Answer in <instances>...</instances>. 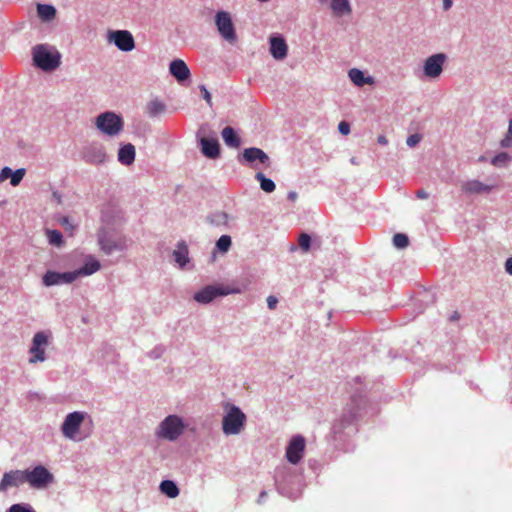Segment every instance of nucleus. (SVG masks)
Listing matches in <instances>:
<instances>
[{
  "mask_svg": "<svg viewBox=\"0 0 512 512\" xmlns=\"http://www.w3.org/2000/svg\"><path fill=\"white\" fill-rule=\"evenodd\" d=\"M292 474V468L284 465L276 469L274 480L277 490L281 495L290 499H297L300 496V491L297 490L295 492H292L288 487L289 484L292 483Z\"/></svg>",
  "mask_w": 512,
  "mask_h": 512,
  "instance_id": "nucleus-7",
  "label": "nucleus"
},
{
  "mask_svg": "<svg viewBox=\"0 0 512 512\" xmlns=\"http://www.w3.org/2000/svg\"><path fill=\"white\" fill-rule=\"evenodd\" d=\"M242 157L247 163L250 164L255 161H259L262 164L269 165L268 155L260 148H246L242 153Z\"/></svg>",
  "mask_w": 512,
  "mask_h": 512,
  "instance_id": "nucleus-19",
  "label": "nucleus"
},
{
  "mask_svg": "<svg viewBox=\"0 0 512 512\" xmlns=\"http://www.w3.org/2000/svg\"><path fill=\"white\" fill-rule=\"evenodd\" d=\"M349 77H350L351 81L359 87H361L365 84H372L374 82L371 77H365L364 73L361 70L356 69V68L350 69Z\"/></svg>",
  "mask_w": 512,
  "mask_h": 512,
  "instance_id": "nucleus-27",
  "label": "nucleus"
},
{
  "mask_svg": "<svg viewBox=\"0 0 512 512\" xmlns=\"http://www.w3.org/2000/svg\"><path fill=\"white\" fill-rule=\"evenodd\" d=\"M7 512H36L29 503L13 504Z\"/></svg>",
  "mask_w": 512,
  "mask_h": 512,
  "instance_id": "nucleus-35",
  "label": "nucleus"
},
{
  "mask_svg": "<svg viewBox=\"0 0 512 512\" xmlns=\"http://www.w3.org/2000/svg\"><path fill=\"white\" fill-rule=\"evenodd\" d=\"M169 71L178 82L185 81L190 77V70L187 64L181 59L173 60L170 63Z\"/></svg>",
  "mask_w": 512,
  "mask_h": 512,
  "instance_id": "nucleus-17",
  "label": "nucleus"
},
{
  "mask_svg": "<svg viewBox=\"0 0 512 512\" xmlns=\"http://www.w3.org/2000/svg\"><path fill=\"white\" fill-rule=\"evenodd\" d=\"M354 417H355V413H351V414L349 415V420H348V421H349V422H350V421H352V420L354 419Z\"/></svg>",
  "mask_w": 512,
  "mask_h": 512,
  "instance_id": "nucleus-54",
  "label": "nucleus"
},
{
  "mask_svg": "<svg viewBox=\"0 0 512 512\" xmlns=\"http://www.w3.org/2000/svg\"><path fill=\"white\" fill-rule=\"evenodd\" d=\"M278 304V299L277 297L273 296V295H270L267 297V306L270 310H273L276 308Z\"/></svg>",
  "mask_w": 512,
  "mask_h": 512,
  "instance_id": "nucleus-44",
  "label": "nucleus"
},
{
  "mask_svg": "<svg viewBox=\"0 0 512 512\" xmlns=\"http://www.w3.org/2000/svg\"><path fill=\"white\" fill-rule=\"evenodd\" d=\"M319 2H320L321 4H324V3H327V2H328V0H319Z\"/></svg>",
  "mask_w": 512,
  "mask_h": 512,
  "instance_id": "nucleus-55",
  "label": "nucleus"
},
{
  "mask_svg": "<svg viewBox=\"0 0 512 512\" xmlns=\"http://www.w3.org/2000/svg\"><path fill=\"white\" fill-rule=\"evenodd\" d=\"M331 9L337 16H342L351 11L349 0H331Z\"/></svg>",
  "mask_w": 512,
  "mask_h": 512,
  "instance_id": "nucleus-30",
  "label": "nucleus"
},
{
  "mask_svg": "<svg viewBox=\"0 0 512 512\" xmlns=\"http://www.w3.org/2000/svg\"><path fill=\"white\" fill-rule=\"evenodd\" d=\"M86 158L90 163L100 164L105 161L106 153L102 147H92L87 151Z\"/></svg>",
  "mask_w": 512,
  "mask_h": 512,
  "instance_id": "nucleus-26",
  "label": "nucleus"
},
{
  "mask_svg": "<svg viewBox=\"0 0 512 512\" xmlns=\"http://www.w3.org/2000/svg\"><path fill=\"white\" fill-rule=\"evenodd\" d=\"M453 0H443V9L449 10L452 7Z\"/></svg>",
  "mask_w": 512,
  "mask_h": 512,
  "instance_id": "nucleus-50",
  "label": "nucleus"
},
{
  "mask_svg": "<svg viewBox=\"0 0 512 512\" xmlns=\"http://www.w3.org/2000/svg\"><path fill=\"white\" fill-rule=\"evenodd\" d=\"M246 422V415L236 405L227 403L225 405V414L222 419V430L225 435L239 434Z\"/></svg>",
  "mask_w": 512,
  "mask_h": 512,
  "instance_id": "nucleus-3",
  "label": "nucleus"
},
{
  "mask_svg": "<svg viewBox=\"0 0 512 512\" xmlns=\"http://www.w3.org/2000/svg\"><path fill=\"white\" fill-rule=\"evenodd\" d=\"M338 130L342 135H348L350 133V125L346 121H341L338 125Z\"/></svg>",
  "mask_w": 512,
  "mask_h": 512,
  "instance_id": "nucleus-42",
  "label": "nucleus"
},
{
  "mask_svg": "<svg viewBox=\"0 0 512 512\" xmlns=\"http://www.w3.org/2000/svg\"><path fill=\"white\" fill-rule=\"evenodd\" d=\"M392 241L393 245L398 249L406 248L410 243L409 237L404 233H396Z\"/></svg>",
  "mask_w": 512,
  "mask_h": 512,
  "instance_id": "nucleus-33",
  "label": "nucleus"
},
{
  "mask_svg": "<svg viewBox=\"0 0 512 512\" xmlns=\"http://www.w3.org/2000/svg\"><path fill=\"white\" fill-rule=\"evenodd\" d=\"M26 170L24 168H19L15 171H12L9 167L2 168V181L10 178V183L12 186H17L21 180L23 179Z\"/></svg>",
  "mask_w": 512,
  "mask_h": 512,
  "instance_id": "nucleus-22",
  "label": "nucleus"
},
{
  "mask_svg": "<svg viewBox=\"0 0 512 512\" xmlns=\"http://www.w3.org/2000/svg\"><path fill=\"white\" fill-rule=\"evenodd\" d=\"M163 353V349L162 348H156L154 350H152L150 353H149V356L152 358V359H158Z\"/></svg>",
  "mask_w": 512,
  "mask_h": 512,
  "instance_id": "nucleus-45",
  "label": "nucleus"
},
{
  "mask_svg": "<svg viewBox=\"0 0 512 512\" xmlns=\"http://www.w3.org/2000/svg\"><path fill=\"white\" fill-rule=\"evenodd\" d=\"M185 428L186 425L181 417L175 414L168 415L160 422L155 435L159 439L173 442L183 434Z\"/></svg>",
  "mask_w": 512,
  "mask_h": 512,
  "instance_id": "nucleus-4",
  "label": "nucleus"
},
{
  "mask_svg": "<svg viewBox=\"0 0 512 512\" xmlns=\"http://www.w3.org/2000/svg\"><path fill=\"white\" fill-rule=\"evenodd\" d=\"M217 30L224 40L234 44L237 41L235 28L228 12L219 11L215 16Z\"/></svg>",
  "mask_w": 512,
  "mask_h": 512,
  "instance_id": "nucleus-10",
  "label": "nucleus"
},
{
  "mask_svg": "<svg viewBox=\"0 0 512 512\" xmlns=\"http://www.w3.org/2000/svg\"><path fill=\"white\" fill-rule=\"evenodd\" d=\"M446 56L442 53L430 56L424 63V74L429 78H437L442 70Z\"/></svg>",
  "mask_w": 512,
  "mask_h": 512,
  "instance_id": "nucleus-15",
  "label": "nucleus"
},
{
  "mask_svg": "<svg viewBox=\"0 0 512 512\" xmlns=\"http://www.w3.org/2000/svg\"><path fill=\"white\" fill-rule=\"evenodd\" d=\"M160 491L169 498H175L179 495V488L172 480H163L160 483Z\"/></svg>",
  "mask_w": 512,
  "mask_h": 512,
  "instance_id": "nucleus-28",
  "label": "nucleus"
},
{
  "mask_svg": "<svg viewBox=\"0 0 512 512\" xmlns=\"http://www.w3.org/2000/svg\"><path fill=\"white\" fill-rule=\"evenodd\" d=\"M200 90L203 94V98L205 99L207 104L211 107L212 106V97H211L210 92L206 89V87L204 85L200 86Z\"/></svg>",
  "mask_w": 512,
  "mask_h": 512,
  "instance_id": "nucleus-43",
  "label": "nucleus"
},
{
  "mask_svg": "<svg viewBox=\"0 0 512 512\" xmlns=\"http://www.w3.org/2000/svg\"><path fill=\"white\" fill-rule=\"evenodd\" d=\"M108 41L113 42L121 51L129 52L135 48L134 38L127 30L110 31Z\"/></svg>",
  "mask_w": 512,
  "mask_h": 512,
  "instance_id": "nucleus-13",
  "label": "nucleus"
},
{
  "mask_svg": "<svg viewBox=\"0 0 512 512\" xmlns=\"http://www.w3.org/2000/svg\"><path fill=\"white\" fill-rule=\"evenodd\" d=\"M512 145V120L509 123L508 131L504 139L501 141L502 147H510Z\"/></svg>",
  "mask_w": 512,
  "mask_h": 512,
  "instance_id": "nucleus-39",
  "label": "nucleus"
},
{
  "mask_svg": "<svg viewBox=\"0 0 512 512\" xmlns=\"http://www.w3.org/2000/svg\"><path fill=\"white\" fill-rule=\"evenodd\" d=\"M459 319H460V314H459L457 311H455V312L450 316V320H451V321H457V320H459Z\"/></svg>",
  "mask_w": 512,
  "mask_h": 512,
  "instance_id": "nucleus-52",
  "label": "nucleus"
},
{
  "mask_svg": "<svg viewBox=\"0 0 512 512\" xmlns=\"http://www.w3.org/2000/svg\"><path fill=\"white\" fill-rule=\"evenodd\" d=\"M377 140H378V143L381 144V145H386L387 144V139H386L385 136L381 135V136L378 137Z\"/></svg>",
  "mask_w": 512,
  "mask_h": 512,
  "instance_id": "nucleus-53",
  "label": "nucleus"
},
{
  "mask_svg": "<svg viewBox=\"0 0 512 512\" xmlns=\"http://www.w3.org/2000/svg\"><path fill=\"white\" fill-rule=\"evenodd\" d=\"M59 224L66 230L69 231L71 234L75 228V226L70 222L68 217H62L59 219Z\"/></svg>",
  "mask_w": 512,
  "mask_h": 512,
  "instance_id": "nucleus-40",
  "label": "nucleus"
},
{
  "mask_svg": "<svg viewBox=\"0 0 512 512\" xmlns=\"http://www.w3.org/2000/svg\"><path fill=\"white\" fill-rule=\"evenodd\" d=\"M461 190L467 194H480L488 192L490 188L487 185L481 183L480 181L470 180L462 184Z\"/></svg>",
  "mask_w": 512,
  "mask_h": 512,
  "instance_id": "nucleus-23",
  "label": "nucleus"
},
{
  "mask_svg": "<svg viewBox=\"0 0 512 512\" xmlns=\"http://www.w3.org/2000/svg\"><path fill=\"white\" fill-rule=\"evenodd\" d=\"M505 271L509 275H512V258H507V260L505 262Z\"/></svg>",
  "mask_w": 512,
  "mask_h": 512,
  "instance_id": "nucleus-47",
  "label": "nucleus"
},
{
  "mask_svg": "<svg viewBox=\"0 0 512 512\" xmlns=\"http://www.w3.org/2000/svg\"><path fill=\"white\" fill-rule=\"evenodd\" d=\"M25 471L26 483L33 489L43 490L54 483V475L42 464L25 469Z\"/></svg>",
  "mask_w": 512,
  "mask_h": 512,
  "instance_id": "nucleus-5",
  "label": "nucleus"
},
{
  "mask_svg": "<svg viewBox=\"0 0 512 512\" xmlns=\"http://www.w3.org/2000/svg\"><path fill=\"white\" fill-rule=\"evenodd\" d=\"M237 289H230L222 285H207L197 291L193 299L200 304H209L214 299L220 296H227L229 294L238 293Z\"/></svg>",
  "mask_w": 512,
  "mask_h": 512,
  "instance_id": "nucleus-8",
  "label": "nucleus"
},
{
  "mask_svg": "<svg viewBox=\"0 0 512 512\" xmlns=\"http://www.w3.org/2000/svg\"><path fill=\"white\" fill-rule=\"evenodd\" d=\"M266 496H267L266 491H262V492L259 494V497H258V499H257V503H258V504H262V503H264Z\"/></svg>",
  "mask_w": 512,
  "mask_h": 512,
  "instance_id": "nucleus-49",
  "label": "nucleus"
},
{
  "mask_svg": "<svg viewBox=\"0 0 512 512\" xmlns=\"http://www.w3.org/2000/svg\"><path fill=\"white\" fill-rule=\"evenodd\" d=\"M34 65L43 71H53L57 69L61 63L60 53L53 47L38 44L32 50Z\"/></svg>",
  "mask_w": 512,
  "mask_h": 512,
  "instance_id": "nucleus-2",
  "label": "nucleus"
},
{
  "mask_svg": "<svg viewBox=\"0 0 512 512\" xmlns=\"http://www.w3.org/2000/svg\"><path fill=\"white\" fill-rule=\"evenodd\" d=\"M23 483H26L25 470H12L2 476V490L8 487H18Z\"/></svg>",
  "mask_w": 512,
  "mask_h": 512,
  "instance_id": "nucleus-16",
  "label": "nucleus"
},
{
  "mask_svg": "<svg viewBox=\"0 0 512 512\" xmlns=\"http://www.w3.org/2000/svg\"><path fill=\"white\" fill-rule=\"evenodd\" d=\"M99 244L104 253L110 254L122 250L126 246V241L115 233L102 232L99 235Z\"/></svg>",
  "mask_w": 512,
  "mask_h": 512,
  "instance_id": "nucleus-14",
  "label": "nucleus"
},
{
  "mask_svg": "<svg viewBox=\"0 0 512 512\" xmlns=\"http://www.w3.org/2000/svg\"><path fill=\"white\" fill-rule=\"evenodd\" d=\"M201 146H202V152L205 156L212 158V159L219 156V153H220L219 143L216 139L202 138Z\"/></svg>",
  "mask_w": 512,
  "mask_h": 512,
  "instance_id": "nucleus-20",
  "label": "nucleus"
},
{
  "mask_svg": "<svg viewBox=\"0 0 512 512\" xmlns=\"http://www.w3.org/2000/svg\"><path fill=\"white\" fill-rule=\"evenodd\" d=\"M46 236L49 244L60 247L63 244V236L62 233L58 230H46Z\"/></svg>",
  "mask_w": 512,
  "mask_h": 512,
  "instance_id": "nucleus-32",
  "label": "nucleus"
},
{
  "mask_svg": "<svg viewBox=\"0 0 512 512\" xmlns=\"http://www.w3.org/2000/svg\"><path fill=\"white\" fill-rule=\"evenodd\" d=\"M101 264L97 258H89L85 264L73 271L57 272L48 270L42 277V283L46 287L70 284L79 277L90 276L100 270Z\"/></svg>",
  "mask_w": 512,
  "mask_h": 512,
  "instance_id": "nucleus-1",
  "label": "nucleus"
},
{
  "mask_svg": "<svg viewBox=\"0 0 512 512\" xmlns=\"http://www.w3.org/2000/svg\"><path fill=\"white\" fill-rule=\"evenodd\" d=\"M222 138H223L224 142L226 143V145L233 147V148H238L241 144V140H240L239 136L236 134L234 129L230 126H227L222 130Z\"/></svg>",
  "mask_w": 512,
  "mask_h": 512,
  "instance_id": "nucleus-24",
  "label": "nucleus"
},
{
  "mask_svg": "<svg viewBox=\"0 0 512 512\" xmlns=\"http://www.w3.org/2000/svg\"><path fill=\"white\" fill-rule=\"evenodd\" d=\"M187 253H188V249L184 245L179 251H174L172 256L179 257V256H184Z\"/></svg>",
  "mask_w": 512,
  "mask_h": 512,
  "instance_id": "nucleus-48",
  "label": "nucleus"
},
{
  "mask_svg": "<svg viewBox=\"0 0 512 512\" xmlns=\"http://www.w3.org/2000/svg\"><path fill=\"white\" fill-rule=\"evenodd\" d=\"M231 246V237L228 236V235H222L217 243H216V247L217 249L221 252V253H225L228 251V249L230 248Z\"/></svg>",
  "mask_w": 512,
  "mask_h": 512,
  "instance_id": "nucleus-34",
  "label": "nucleus"
},
{
  "mask_svg": "<svg viewBox=\"0 0 512 512\" xmlns=\"http://www.w3.org/2000/svg\"><path fill=\"white\" fill-rule=\"evenodd\" d=\"M96 127L106 135L115 136L119 134L124 126L122 118L113 112H104L97 116Z\"/></svg>",
  "mask_w": 512,
  "mask_h": 512,
  "instance_id": "nucleus-6",
  "label": "nucleus"
},
{
  "mask_svg": "<svg viewBox=\"0 0 512 512\" xmlns=\"http://www.w3.org/2000/svg\"><path fill=\"white\" fill-rule=\"evenodd\" d=\"M135 160V147L131 143L123 145L118 151V161L123 165H131Z\"/></svg>",
  "mask_w": 512,
  "mask_h": 512,
  "instance_id": "nucleus-21",
  "label": "nucleus"
},
{
  "mask_svg": "<svg viewBox=\"0 0 512 512\" xmlns=\"http://www.w3.org/2000/svg\"><path fill=\"white\" fill-rule=\"evenodd\" d=\"M298 243H299V246H300L302 252L308 253L309 249H310V244H311V237L306 233H302L299 236Z\"/></svg>",
  "mask_w": 512,
  "mask_h": 512,
  "instance_id": "nucleus-36",
  "label": "nucleus"
},
{
  "mask_svg": "<svg viewBox=\"0 0 512 512\" xmlns=\"http://www.w3.org/2000/svg\"><path fill=\"white\" fill-rule=\"evenodd\" d=\"M510 160V156L508 153L506 152H502V153H499L497 154L493 159H492V164L494 166H504L508 161Z\"/></svg>",
  "mask_w": 512,
  "mask_h": 512,
  "instance_id": "nucleus-37",
  "label": "nucleus"
},
{
  "mask_svg": "<svg viewBox=\"0 0 512 512\" xmlns=\"http://www.w3.org/2000/svg\"><path fill=\"white\" fill-rule=\"evenodd\" d=\"M288 46L282 37L270 38V53L276 60H282L287 56Z\"/></svg>",
  "mask_w": 512,
  "mask_h": 512,
  "instance_id": "nucleus-18",
  "label": "nucleus"
},
{
  "mask_svg": "<svg viewBox=\"0 0 512 512\" xmlns=\"http://www.w3.org/2000/svg\"><path fill=\"white\" fill-rule=\"evenodd\" d=\"M297 193L294 192V191H290L287 195V198L290 200V201H295L297 199Z\"/></svg>",
  "mask_w": 512,
  "mask_h": 512,
  "instance_id": "nucleus-51",
  "label": "nucleus"
},
{
  "mask_svg": "<svg viewBox=\"0 0 512 512\" xmlns=\"http://www.w3.org/2000/svg\"><path fill=\"white\" fill-rule=\"evenodd\" d=\"M305 447L306 440L302 435L296 434L292 436L285 451L287 461L292 465H297L304 456Z\"/></svg>",
  "mask_w": 512,
  "mask_h": 512,
  "instance_id": "nucleus-11",
  "label": "nucleus"
},
{
  "mask_svg": "<svg viewBox=\"0 0 512 512\" xmlns=\"http://www.w3.org/2000/svg\"><path fill=\"white\" fill-rule=\"evenodd\" d=\"M87 417V413L83 411H74L68 413L64 421L61 425V432L63 436L69 440H76V435L78 434L81 425L83 424L85 418Z\"/></svg>",
  "mask_w": 512,
  "mask_h": 512,
  "instance_id": "nucleus-9",
  "label": "nucleus"
},
{
  "mask_svg": "<svg viewBox=\"0 0 512 512\" xmlns=\"http://www.w3.org/2000/svg\"><path fill=\"white\" fill-rule=\"evenodd\" d=\"M190 259L191 258H174V265L180 270H189L192 267Z\"/></svg>",
  "mask_w": 512,
  "mask_h": 512,
  "instance_id": "nucleus-38",
  "label": "nucleus"
},
{
  "mask_svg": "<svg viewBox=\"0 0 512 512\" xmlns=\"http://www.w3.org/2000/svg\"><path fill=\"white\" fill-rule=\"evenodd\" d=\"M48 345V336L45 332L39 331L34 334L32 339V345L29 349L31 357L29 362L35 364L37 362H43L46 359L45 347Z\"/></svg>",
  "mask_w": 512,
  "mask_h": 512,
  "instance_id": "nucleus-12",
  "label": "nucleus"
},
{
  "mask_svg": "<svg viewBox=\"0 0 512 512\" xmlns=\"http://www.w3.org/2000/svg\"><path fill=\"white\" fill-rule=\"evenodd\" d=\"M255 178L260 183V187L263 191L267 193H271L275 190L276 186L275 183L269 179L266 178L265 175L261 172L256 173Z\"/></svg>",
  "mask_w": 512,
  "mask_h": 512,
  "instance_id": "nucleus-31",
  "label": "nucleus"
},
{
  "mask_svg": "<svg viewBox=\"0 0 512 512\" xmlns=\"http://www.w3.org/2000/svg\"><path fill=\"white\" fill-rule=\"evenodd\" d=\"M145 110L149 117H156L165 111V104L158 99H153L147 103Z\"/></svg>",
  "mask_w": 512,
  "mask_h": 512,
  "instance_id": "nucleus-29",
  "label": "nucleus"
},
{
  "mask_svg": "<svg viewBox=\"0 0 512 512\" xmlns=\"http://www.w3.org/2000/svg\"><path fill=\"white\" fill-rule=\"evenodd\" d=\"M37 13L39 18L44 22L52 21L56 17L55 7L48 4H38Z\"/></svg>",
  "mask_w": 512,
  "mask_h": 512,
  "instance_id": "nucleus-25",
  "label": "nucleus"
},
{
  "mask_svg": "<svg viewBox=\"0 0 512 512\" xmlns=\"http://www.w3.org/2000/svg\"><path fill=\"white\" fill-rule=\"evenodd\" d=\"M421 139L422 136L420 134H412L407 138L406 143L409 147H414L421 141Z\"/></svg>",
  "mask_w": 512,
  "mask_h": 512,
  "instance_id": "nucleus-41",
  "label": "nucleus"
},
{
  "mask_svg": "<svg viewBox=\"0 0 512 512\" xmlns=\"http://www.w3.org/2000/svg\"><path fill=\"white\" fill-rule=\"evenodd\" d=\"M416 197L418 199H427L429 197V193L424 189H420L416 192Z\"/></svg>",
  "mask_w": 512,
  "mask_h": 512,
  "instance_id": "nucleus-46",
  "label": "nucleus"
}]
</instances>
